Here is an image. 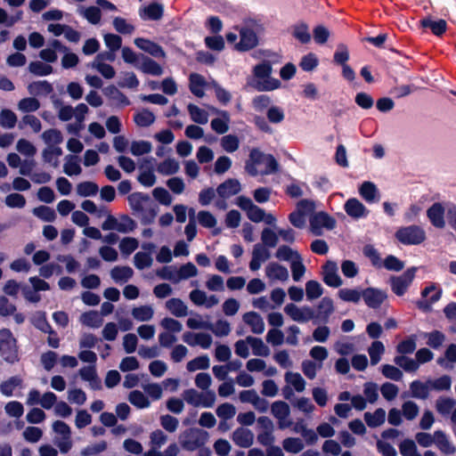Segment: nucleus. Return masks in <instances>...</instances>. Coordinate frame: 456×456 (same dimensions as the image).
<instances>
[{"label":"nucleus","instance_id":"obj_60","mask_svg":"<svg viewBox=\"0 0 456 456\" xmlns=\"http://www.w3.org/2000/svg\"><path fill=\"white\" fill-rule=\"evenodd\" d=\"M410 389L412 396L419 399H427L429 394L428 387L419 380L412 381Z\"/></svg>","mask_w":456,"mask_h":456},{"label":"nucleus","instance_id":"obj_52","mask_svg":"<svg viewBox=\"0 0 456 456\" xmlns=\"http://www.w3.org/2000/svg\"><path fill=\"white\" fill-rule=\"evenodd\" d=\"M394 362L406 372H415L419 369L418 362L406 355H397Z\"/></svg>","mask_w":456,"mask_h":456},{"label":"nucleus","instance_id":"obj_36","mask_svg":"<svg viewBox=\"0 0 456 456\" xmlns=\"http://www.w3.org/2000/svg\"><path fill=\"white\" fill-rule=\"evenodd\" d=\"M167 309L176 317H184L188 314L187 305L179 298H171L166 302Z\"/></svg>","mask_w":456,"mask_h":456},{"label":"nucleus","instance_id":"obj_46","mask_svg":"<svg viewBox=\"0 0 456 456\" xmlns=\"http://www.w3.org/2000/svg\"><path fill=\"white\" fill-rule=\"evenodd\" d=\"M210 361L208 355H200L191 361L186 364V369L190 372H194L200 370H207L209 368Z\"/></svg>","mask_w":456,"mask_h":456},{"label":"nucleus","instance_id":"obj_44","mask_svg":"<svg viewBox=\"0 0 456 456\" xmlns=\"http://www.w3.org/2000/svg\"><path fill=\"white\" fill-rule=\"evenodd\" d=\"M219 113L221 114L222 118H214L211 121V127L214 131L222 134L226 133L229 129L228 124L230 121V117L227 111L223 110Z\"/></svg>","mask_w":456,"mask_h":456},{"label":"nucleus","instance_id":"obj_54","mask_svg":"<svg viewBox=\"0 0 456 456\" xmlns=\"http://www.w3.org/2000/svg\"><path fill=\"white\" fill-rule=\"evenodd\" d=\"M77 193L81 197H90L97 194L98 185L94 182H82L77 185Z\"/></svg>","mask_w":456,"mask_h":456},{"label":"nucleus","instance_id":"obj_47","mask_svg":"<svg viewBox=\"0 0 456 456\" xmlns=\"http://www.w3.org/2000/svg\"><path fill=\"white\" fill-rule=\"evenodd\" d=\"M41 138L45 142V143L48 145V147L52 145H59L60 143H61L63 139L61 131L55 128L45 130L41 134Z\"/></svg>","mask_w":456,"mask_h":456},{"label":"nucleus","instance_id":"obj_43","mask_svg":"<svg viewBox=\"0 0 456 456\" xmlns=\"http://www.w3.org/2000/svg\"><path fill=\"white\" fill-rule=\"evenodd\" d=\"M131 314L136 321L148 322L153 317L154 310L151 305H145L133 308Z\"/></svg>","mask_w":456,"mask_h":456},{"label":"nucleus","instance_id":"obj_48","mask_svg":"<svg viewBox=\"0 0 456 456\" xmlns=\"http://www.w3.org/2000/svg\"><path fill=\"white\" fill-rule=\"evenodd\" d=\"M187 109L192 121L198 124L208 123V113L205 110L191 103L188 105Z\"/></svg>","mask_w":456,"mask_h":456},{"label":"nucleus","instance_id":"obj_61","mask_svg":"<svg viewBox=\"0 0 456 456\" xmlns=\"http://www.w3.org/2000/svg\"><path fill=\"white\" fill-rule=\"evenodd\" d=\"M134 120L139 126H149L155 121V116L148 110H142L134 115Z\"/></svg>","mask_w":456,"mask_h":456},{"label":"nucleus","instance_id":"obj_62","mask_svg":"<svg viewBox=\"0 0 456 456\" xmlns=\"http://www.w3.org/2000/svg\"><path fill=\"white\" fill-rule=\"evenodd\" d=\"M152 150V145L148 141H134L130 146V151L134 156H142L150 153Z\"/></svg>","mask_w":456,"mask_h":456},{"label":"nucleus","instance_id":"obj_11","mask_svg":"<svg viewBox=\"0 0 456 456\" xmlns=\"http://www.w3.org/2000/svg\"><path fill=\"white\" fill-rule=\"evenodd\" d=\"M271 412L277 419L280 429H285L292 425L290 419V409L287 403L283 401H275L271 405Z\"/></svg>","mask_w":456,"mask_h":456},{"label":"nucleus","instance_id":"obj_35","mask_svg":"<svg viewBox=\"0 0 456 456\" xmlns=\"http://www.w3.org/2000/svg\"><path fill=\"white\" fill-rule=\"evenodd\" d=\"M134 271L129 266H115L110 271V277L117 283H125L132 278Z\"/></svg>","mask_w":456,"mask_h":456},{"label":"nucleus","instance_id":"obj_24","mask_svg":"<svg viewBox=\"0 0 456 456\" xmlns=\"http://www.w3.org/2000/svg\"><path fill=\"white\" fill-rule=\"evenodd\" d=\"M324 282L330 286L338 288L342 284V280L338 273L336 263L329 261L323 267Z\"/></svg>","mask_w":456,"mask_h":456},{"label":"nucleus","instance_id":"obj_40","mask_svg":"<svg viewBox=\"0 0 456 456\" xmlns=\"http://www.w3.org/2000/svg\"><path fill=\"white\" fill-rule=\"evenodd\" d=\"M20 130L25 129L27 126L30 127L31 131L37 134L42 129V124L39 118L34 115L27 114L23 116L18 125Z\"/></svg>","mask_w":456,"mask_h":456},{"label":"nucleus","instance_id":"obj_22","mask_svg":"<svg viewBox=\"0 0 456 456\" xmlns=\"http://www.w3.org/2000/svg\"><path fill=\"white\" fill-rule=\"evenodd\" d=\"M232 439L236 445L248 448L254 443V434L248 428H238L232 432Z\"/></svg>","mask_w":456,"mask_h":456},{"label":"nucleus","instance_id":"obj_45","mask_svg":"<svg viewBox=\"0 0 456 456\" xmlns=\"http://www.w3.org/2000/svg\"><path fill=\"white\" fill-rule=\"evenodd\" d=\"M205 287L213 292H222L224 290V280L218 274H208L205 282Z\"/></svg>","mask_w":456,"mask_h":456},{"label":"nucleus","instance_id":"obj_9","mask_svg":"<svg viewBox=\"0 0 456 456\" xmlns=\"http://www.w3.org/2000/svg\"><path fill=\"white\" fill-rule=\"evenodd\" d=\"M417 272L416 267H410L399 276H392L390 278V285L392 291L396 296H403L407 291L409 286L411 284L415 278Z\"/></svg>","mask_w":456,"mask_h":456},{"label":"nucleus","instance_id":"obj_49","mask_svg":"<svg viewBox=\"0 0 456 456\" xmlns=\"http://www.w3.org/2000/svg\"><path fill=\"white\" fill-rule=\"evenodd\" d=\"M208 330L216 337H226L231 332V325L226 320L220 319L215 323L209 322Z\"/></svg>","mask_w":456,"mask_h":456},{"label":"nucleus","instance_id":"obj_64","mask_svg":"<svg viewBox=\"0 0 456 456\" xmlns=\"http://www.w3.org/2000/svg\"><path fill=\"white\" fill-rule=\"evenodd\" d=\"M152 257L149 252H137L134 256V264L136 268L142 270L152 265Z\"/></svg>","mask_w":456,"mask_h":456},{"label":"nucleus","instance_id":"obj_38","mask_svg":"<svg viewBox=\"0 0 456 456\" xmlns=\"http://www.w3.org/2000/svg\"><path fill=\"white\" fill-rule=\"evenodd\" d=\"M248 341L254 355L266 357L270 354L269 347L261 338L248 336Z\"/></svg>","mask_w":456,"mask_h":456},{"label":"nucleus","instance_id":"obj_5","mask_svg":"<svg viewBox=\"0 0 456 456\" xmlns=\"http://www.w3.org/2000/svg\"><path fill=\"white\" fill-rule=\"evenodd\" d=\"M0 354L8 362H14L18 360L16 339L11 330L7 329L0 330Z\"/></svg>","mask_w":456,"mask_h":456},{"label":"nucleus","instance_id":"obj_18","mask_svg":"<svg viewBox=\"0 0 456 456\" xmlns=\"http://www.w3.org/2000/svg\"><path fill=\"white\" fill-rule=\"evenodd\" d=\"M211 87V82H208L205 77L198 73H191L189 77L190 91L197 97H203L205 90Z\"/></svg>","mask_w":456,"mask_h":456},{"label":"nucleus","instance_id":"obj_25","mask_svg":"<svg viewBox=\"0 0 456 456\" xmlns=\"http://www.w3.org/2000/svg\"><path fill=\"white\" fill-rule=\"evenodd\" d=\"M136 69L142 73L151 76H161L164 72L163 68L152 59L144 55L141 56V61L136 64Z\"/></svg>","mask_w":456,"mask_h":456},{"label":"nucleus","instance_id":"obj_58","mask_svg":"<svg viewBox=\"0 0 456 456\" xmlns=\"http://www.w3.org/2000/svg\"><path fill=\"white\" fill-rule=\"evenodd\" d=\"M40 108V102L34 97H27L21 99L18 102V110L21 112L29 113L35 112Z\"/></svg>","mask_w":456,"mask_h":456},{"label":"nucleus","instance_id":"obj_37","mask_svg":"<svg viewBox=\"0 0 456 456\" xmlns=\"http://www.w3.org/2000/svg\"><path fill=\"white\" fill-rule=\"evenodd\" d=\"M180 169L179 162L174 158H167L157 167V171L163 175H172Z\"/></svg>","mask_w":456,"mask_h":456},{"label":"nucleus","instance_id":"obj_39","mask_svg":"<svg viewBox=\"0 0 456 456\" xmlns=\"http://www.w3.org/2000/svg\"><path fill=\"white\" fill-rule=\"evenodd\" d=\"M284 379L288 385L291 386L298 393L305 389L306 383L303 377L297 372L287 371Z\"/></svg>","mask_w":456,"mask_h":456},{"label":"nucleus","instance_id":"obj_6","mask_svg":"<svg viewBox=\"0 0 456 456\" xmlns=\"http://www.w3.org/2000/svg\"><path fill=\"white\" fill-rule=\"evenodd\" d=\"M183 397L187 403L194 407L211 408L216 402V394L211 390L199 392L191 388L183 393Z\"/></svg>","mask_w":456,"mask_h":456},{"label":"nucleus","instance_id":"obj_30","mask_svg":"<svg viewBox=\"0 0 456 456\" xmlns=\"http://www.w3.org/2000/svg\"><path fill=\"white\" fill-rule=\"evenodd\" d=\"M344 208L346 214L355 219L368 215L367 208L355 198L349 199Z\"/></svg>","mask_w":456,"mask_h":456},{"label":"nucleus","instance_id":"obj_29","mask_svg":"<svg viewBox=\"0 0 456 456\" xmlns=\"http://www.w3.org/2000/svg\"><path fill=\"white\" fill-rule=\"evenodd\" d=\"M80 378L88 382L93 389L101 388V380L98 378L95 365H88L79 370Z\"/></svg>","mask_w":456,"mask_h":456},{"label":"nucleus","instance_id":"obj_34","mask_svg":"<svg viewBox=\"0 0 456 456\" xmlns=\"http://www.w3.org/2000/svg\"><path fill=\"white\" fill-rule=\"evenodd\" d=\"M63 172L69 175H78L82 172L77 156L67 155L64 159Z\"/></svg>","mask_w":456,"mask_h":456},{"label":"nucleus","instance_id":"obj_31","mask_svg":"<svg viewBox=\"0 0 456 456\" xmlns=\"http://www.w3.org/2000/svg\"><path fill=\"white\" fill-rule=\"evenodd\" d=\"M240 191V183L236 179H228L217 187V193L222 198H230Z\"/></svg>","mask_w":456,"mask_h":456},{"label":"nucleus","instance_id":"obj_55","mask_svg":"<svg viewBox=\"0 0 456 456\" xmlns=\"http://www.w3.org/2000/svg\"><path fill=\"white\" fill-rule=\"evenodd\" d=\"M88 66L97 70L106 79H111L116 75L114 68L105 62L92 61Z\"/></svg>","mask_w":456,"mask_h":456},{"label":"nucleus","instance_id":"obj_41","mask_svg":"<svg viewBox=\"0 0 456 456\" xmlns=\"http://www.w3.org/2000/svg\"><path fill=\"white\" fill-rule=\"evenodd\" d=\"M79 320L83 325L94 329L99 328L103 322L101 314L95 311H90L83 314L80 316Z\"/></svg>","mask_w":456,"mask_h":456},{"label":"nucleus","instance_id":"obj_10","mask_svg":"<svg viewBox=\"0 0 456 456\" xmlns=\"http://www.w3.org/2000/svg\"><path fill=\"white\" fill-rule=\"evenodd\" d=\"M309 223L310 231L315 236L322 235L323 229L332 230L336 225L335 219L322 211L311 216Z\"/></svg>","mask_w":456,"mask_h":456},{"label":"nucleus","instance_id":"obj_53","mask_svg":"<svg viewBox=\"0 0 456 456\" xmlns=\"http://www.w3.org/2000/svg\"><path fill=\"white\" fill-rule=\"evenodd\" d=\"M216 413L222 421H226L236 415V408L232 403H224L216 408Z\"/></svg>","mask_w":456,"mask_h":456},{"label":"nucleus","instance_id":"obj_63","mask_svg":"<svg viewBox=\"0 0 456 456\" xmlns=\"http://www.w3.org/2000/svg\"><path fill=\"white\" fill-rule=\"evenodd\" d=\"M282 446L288 452L297 453L303 450L304 444L300 438L289 437L283 440Z\"/></svg>","mask_w":456,"mask_h":456},{"label":"nucleus","instance_id":"obj_16","mask_svg":"<svg viewBox=\"0 0 456 456\" xmlns=\"http://www.w3.org/2000/svg\"><path fill=\"white\" fill-rule=\"evenodd\" d=\"M445 208L441 202L433 203L427 210V216L431 224L437 229L445 227Z\"/></svg>","mask_w":456,"mask_h":456},{"label":"nucleus","instance_id":"obj_59","mask_svg":"<svg viewBox=\"0 0 456 456\" xmlns=\"http://www.w3.org/2000/svg\"><path fill=\"white\" fill-rule=\"evenodd\" d=\"M198 269L192 263H187L177 269L178 282L198 275Z\"/></svg>","mask_w":456,"mask_h":456},{"label":"nucleus","instance_id":"obj_17","mask_svg":"<svg viewBox=\"0 0 456 456\" xmlns=\"http://www.w3.org/2000/svg\"><path fill=\"white\" fill-rule=\"evenodd\" d=\"M284 312L297 322H306L314 317V312L310 307H298L294 304H288L284 307Z\"/></svg>","mask_w":456,"mask_h":456},{"label":"nucleus","instance_id":"obj_51","mask_svg":"<svg viewBox=\"0 0 456 456\" xmlns=\"http://www.w3.org/2000/svg\"><path fill=\"white\" fill-rule=\"evenodd\" d=\"M78 12L92 24H98L101 20V11L96 6L80 7Z\"/></svg>","mask_w":456,"mask_h":456},{"label":"nucleus","instance_id":"obj_15","mask_svg":"<svg viewBox=\"0 0 456 456\" xmlns=\"http://www.w3.org/2000/svg\"><path fill=\"white\" fill-rule=\"evenodd\" d=\"M240 42L235 45L238 51H248L256 47L258 44V38L256 32L248 27H243L240 29Z\"/></svg>","mask_w":456,"mask_h":456},{"label":"nucleus","instance_id":"obj_42","mask_svg":"<svg viewBox=\"0 0 456 456\" xmlns=\"http://www.w3.org/2000/svg\"><path fill=\"white\" fill-rule=\"evenodd\" d=\"M417 346V336L411 334L406 339L402 340L396 346V352L403 355L412 354Z\"/></svg>","mask_w":456,"mask_h":456},{"label":"nucleus","instance_id":"obj_56","mask_svg":"<svg viewBox=\"0 0 456 456\" xmlns=\"http://www.w3.org/2000/svg\"><path fill=\"white\" fill-rule=\"evenodd\" d=\"M299 256H301L298 254L297 251L292 249L288 246H281L275 253L276 258L281 261L289 262L290 264Z\"/></svg>","mask_w":456,"mask_h":456},{"label":"nucleus","instance_id":"obj_33","mask_svg":"<svg viewBox=\"0 0 456 456\" xmlns=\"http://www.w3.org/2000/svg\"><path fill=\"white\" fill-rule=\"evenodd\" d=\"M434 443L439 450L445 454H452L456 451L455 447L448 441L445 433L442 430L435 431Z\"/></svg>","mask_w":456,"mask_h":456},{"label":"nucleus","instance_id":"obj_7","mask_svg":"<svg viewBox=\"0 0 456 456\" xmlns=\"http://www.w3.org/2000/svg\"><path fill=\"white\" fill-rule=\"evenodd\" d=\"M56 436L53 440L61 453H67L72 447L71 429L68 424L62 420H55L52 425Z\"/></svg>","mask_w":456,"mask_h":456},{"label":"nucleus","instance_id":"obj_26","mask_svg":"<svg viewBox=\"0 0 456 456\" xmlns=\"http://www.w3.org/2000/svg\"><path fill=\"white\" fill-rule=\"evenodd\" d=\"M243 322L250 327L254 334H262L265 331V322L260 314L256 312H248L242 316Z\"/></svg>","mask_w":456,"mask_h":456},{"label":"nucleus","instance_id":"obj_4","mask_svg":"<svg viewBox=\"0 0 456 456\" xmlns=\"http://www.w3.org/2000/svg\"><path fill=\"white\" fill-rule=\"evenodd\" d=\"M208 434L200 428H190L180 435L182 447L187 451H195L203 446L208 441Z\"/></svg>","mask_w":456,"mask_h":456},{"label":"nucleus","instance_id":"obj_19","mask_svg":"<svg viewBox=\"0 0 456 456\" xmlns=\"http://www.w3.org/2000/svg\"><path fill=\"white\" fill-rule=\"evenodd\" d=\"M164 13V6L159 3H151L139 9V16L144 20H159Z\"/></svg>","mask_w":456,"mask_h":456},{"label":"nucleus","instance_id":"obj_8","mask_svg":"<svg viewBox=\"0 0 456 456\" xmlns=\"http://www.w3.org/2000/svg\"><path fill=\"white\" fill-rule=\"evenodd\" d=\"M106 220L102 224L103 231H117L121 233H128L134 230L136 224L135 222L128 216H122L119 218H116L107 212L105 215Z\"/></svg>","mask_w":456,"mask_h":456},{"label":"nucleus","instance_id":"obj_3","mask_svg":"<svg viewBox=\"0 0 456 456\" xmlns=\"http://www.w3.org/2000/svg\"><path fill=\"white\" fill-rule=\"evenodd\" d=\"M395 238L403 245H419L426 240V232L419 225L411 224L397 229Z\"/></svg>","mask_w":456,"mask_h":456},{"label":"nucleus","instance_id":"obj_20","mask_svg":"<svg viewBox=\"0 0 456 456\" xmlns=\"http://www.w3.org/2000/svg\"><path fill=\"white\" fill-rule=\"evenodd\" d=\"M134 43L139 49L148 53L155 58H165L166 56L163 48L149 39L137 37L134 39Z\"/></svg>","mask_w":456,"mask_h":456},{"label":"nucleus","instance_id":"obj_27","mask_svg":"<svg viewBox=\"0 0 456 456\" xmlns=\"http://www.w3.org/2000/svg\"><path fill=\"white\" fill-rule=\"evenodd\" d=\"M419 26L423 28H429L431 32L436 36H443L447 29V22L439 19L438 20H433L431 17H426L419 20Z\"/></svg>","mask_w":456,"mask_h":456},{"label":"nucleus","instance_id":"obj_32","mask_svg":"<svg viewBox=\"0 0 456 456\" xmlns=\"http://www.w3.org/2000/svg\"><path fill=\"white\" fill-rule=\"evenodd\" d=\"M338 296L342 300L346 302H358L362 296L365 303L370 305V297L368 296V290H365L362 294L357 289H342L338 291Z\"/></svg>","mask_w":456,"mask_h":456},{"label":"nucleus","instance_id":"obj_21","mask_svg":"<svg viewBox=\"0 0 456 456\" xmlns=\"http://www.w3.org/2000/svg\"><path fill=\"white\" fill-rule=\"evenodd\" d=\"M265 275L272 281H286L289 277L288 269L276 262L269 263L266 265Z\"/></svg>","mask_w":456,"mask_h":456},{"label":"nucleus","instance_id":"obj_57","mask_svg":"<svg viewBox=\"0 0 456 456\" xmlns=\"http://www.w3.org/2000/svg\"><path fill=\"white\" fill-rule=\"evenodd\" d=\"M129 402L139 409L148 408L151 404L149 399L139 390L132 391L128 395Z\"/></svg>","mask_w":456,"mask_h":456},{"label":"nucleus","instance_id":"obj_50","mask_svg":"<svg viewBox=\"0 0 456 456\" xmlns=\"http://www.w3.org/2000/svg\"><path fill=\"white\" fill-rule=\"evenodd\" d=\"M18 118L16 114L8 109L0 111V126L6 129L13 128L17 124Z\"/></svg>","mask_w":456,"mask_h":456},{"label":"nucleus","instance_id":"obj_14","mask_svg":"<svg viewBox=\"0 0 456 456\" xmlns=\"http://www.w3.org/2000/svg\"><path fill=\"white\" fill-rule=\"evenodd\" d=\"M190 300L197 306H205L212 308L219 304V297L216 295H208L206 291L200 289L191 290L189 294Z\"/></svg>","mask_w":456,"mask_h":456},{"label":"nucleus","instance_id":"obj_2","mask_svg":"<svg viewBox=\"0 0 456 456\" xmlns=\"http://www.w3.org/2000/svg\"><path fill=\"white\" fill-rule=\"evenodd\" d=\"M277 161L270 154H265L258 150H252L249 160L246 163V170L251 175H268L277 170Z\"/></svg>","mask_w":456,"mask_h":456},{"label":"nucleus","instance_id":"obj_12","mask_svg":"<svg viewBox=\"0 0 456 456\" xmlns=\"http://www.w3.org/2000/svg\"><path fill=\"white\" fill-rule=\"evenodd\" d=\"M372 265L379 268L384 267L387 271L400 272L404 268V262L394 255H388L382 263L379 262L378 251L372 248Z\"/></svg>","mask_w":456,"mask_h":456},{"label":"nucleus","instance_id":"obj_23","mask_svg":"<svg viewBox=\"0 0 456 456\" xmlns=\"http://www.w3.org/2000/svg\"><path fill=\"white\" fill-rule=\"evenodd\" d=\"M269 250L261 244H256L252 251V259L249 263V268L251 271H257L260 269L262 263L265 262L270 258Z\"/></svg>","mask_w":456,"mask_h":456},{"label":"nucleus","instance_id":"obj_1","mask_svg":"<svg viewBox=\"0 0 456 456\" xmlns=\"http://www.w3.org/2000/svg\"><path fill=\"white\" fill-rule=\"evenodd\" d=\"M272 65L264 61L256 65L253 69V77L248 82L251 86L259 92H267L281 87V82L271 76Z\"/></svg>","mask_w":456,"mask_h":456},{"label":"nucleus","instance_id":"obj_13","mask_svg":"<svg viewBox=\"0 0 456 456\" xmlns=\"http://www.w3.org/2000/svg\"><path fill=\"white\" fill-rule=\"evenodd\" d=\"M183 341L191 346H200L202 349H208L213 343V338L207 332L186 331L183 335Z\"/></svg>","mask_w":456,"mask_h":456},{"label":"nucleus","instance_id":"obj_28","mask_svg":"<svg viewBox=\"0 0 456 456\" xmlns=\"http://www.w3.org/2000/svg\"><path fill=\"white\" fill-rule=\"evenodd\" d=\"M22 383L20 377H11L0 383V393L6 397L13 396L16 390L22 388Z\"/></svg>","mask_w":456,"mask_h":456}]
</instances>
